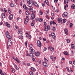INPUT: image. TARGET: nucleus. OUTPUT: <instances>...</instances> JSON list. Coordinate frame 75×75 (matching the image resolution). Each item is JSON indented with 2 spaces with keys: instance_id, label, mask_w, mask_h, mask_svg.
I'll list each match as a JSON object with an SVG mask.
<instances>
[{
  "instance_id": "obj_1",
  "label": "nucleus",
  "mask_w": 75,
  "mask_h": 75,
  "mask_svg": "<svg viewBox=\"0 0 75 75\" xmlns=\"http://www.w3.org/2000/svg\"><path fill=\"white\" fill-rule=\"evenodd\" d=\"M29 10L30 11L32 12V13L31 14V17L32 18H33V19H34L35 17V11L33 10V9H32V8H29Z\"/></svg>"
},
{
  "instance_id": "obj_2",
  "label": "nucleus",
  "mask_w": 75,
  "mask_h": 75,
  "mask_svg": "<svg viewBox=\"0 0 75 75\" xmlns=\"http://www.w3.org/2000/svg\"><path fill=\"white\" fill-rule=\"evenodd\" d=\"M11 41L10 39H8V43H7V48L8 49L9 47H10V46L11 45Z\"/></svg>"
},
{
  "instance_id": "obj_3",
  "label": "nucleus",
  "mask_w": 75,
  "mask_h": 75,
  "mask_svg": "<svg viewBox=\"0 0 75 75\" xmlns=\"http://www.w3.org/2000/svg\"><path fill=\"white\" fill-rule=\"evenodd\" d=\"M26 18H25V25L27 24L28 23V21H29L30 19L28 18V16H26Z\"/></svg>"
},
{
  "instance_id": "obj_4",
  "label": "nucleus",
  "mask_w": 75,
  "mask_h": 75,
  "mask_svg": "<svg viewBox=\"0 0 75 75\" xmlns=\"http://www.w3.org/2000/svg\"><path fill=\"white\" fill-rule=\"evenodd\" d=\"M37 45L38 47H41V46L42 45L41 42V41L40 40H38L37 41Z\"/></svg>"
},
{
  "instance_id": "obj_5",
  "label": "nucleus",
  "mask_w": 75,
  "mask_h": 75,
  "mask_svg": "<svg viewBox=\"0 0 75 75\" xmlns=\"http://www.w3.org/2000/svg\"><path fill=\"white\" fill-rule=\"evenodd\" d=\"M29 3V7L32 8L33 7H32V6H33V1H30Z\"/></svg>"
},
{
  "instance_id": "obj_6",
  "label": "nucleus",
  "mask_w": 75,
  "mask_h": 75,
  "mask_svg": "<svg viewBox=\"0 0 75 75\" xmlns=\"http://www.w3.org/2000/svg\"><path fill=\"white\" fill-rule=\"evenodd\" d=\"M68 15L67 12H64L63 14V16L64 17H67Z\"/></svg>"
},
{
  "instance_id": "obj_7",
  "label": "nucleus",
  "mask_w": 75,
  "mask_h": 75,
  "mask_svg": "<svg viewBox=\"0 0 75 75\" xmlns=\"http://www.w3.org/2000/svg\"><path fill=\"white\" fill-rule=\"evenodd\" d=\"M42 65H43V66L44 67H45V68H47L48 67V65L47 64V62H42Z\"/></svg>"
},
{
  "instance_id": "obj_8",
  "label": "nucleus",
  "mask_w": 75,
  "mask_h": 75,
  "mask_svg": "<svg viewBox=\"0 0 75 75\" xmlns=\"http://www.w3.org/2000/svg\"><path fill=\"white\" fill-rule=\"evenodd\" d=\"M51 35L53 39H55V38L56 37V36H55V34L54 33H51Z\"/></svg>"
},
{
  "instance_id": "obj_9",
  "label": "nucleus",
  "mask_w": 75,
  "mask_h": 75,
  "mask_svg": "<svg viewBox=\"0 0 75 75\" xmlns=\"http://www.w3.org/2000/svg\"><path fill=\"white\" fill-rule=\"evenodd\" d=\"M5 25L6 26H7V27H8V28L10 27V25L8 24V22H5Z\"/></svg>"
},
{
  "instance_id": "obj_10",
  "label": "nucleus",
  "mask_w": 75,
  "mask_h": 75,
  "mask_svg": "<svg viewBox=\"0 0 75 75\" xmlns=\"http://www.w3.org/2000/svg\"><path fill=\"white\" fill-rule=\"evenodd\" d=\"M62 18H59L57 19V21L59 23L60 22H62Z\"/></svg>"
},
{
  "instance_id": "obj_11",
  "label": "nucleus",
  "mask_w": 75,
  "mask_h": 75,
  "mask_svg": "<svg viewBox=\"0 0 75 75\" xmlns=\"http://www.w3.org/2000/svg\"><path fill=\"white\" fill-rule=\"evenodd\" d=\"M13 14H11L9 17V19L10 20H11L12 19H13Z\"/></svg>"
},
{
  "instance_id": "obj_12",
  "label": "nucleus",
  "mask_w": 75,
  "mask_h": 75,
  "mask_svg": "<svg viewBox=\"0 0 75 75\" xmlns=\"http://www.w3.org/2000/svg\"><path fill=\"white\" fill-rule=\"evenodd\" d=\"M30 52H32L33 54H34V53L35 52V50H33L32 48H30Z\"/></svg>"
},
{
  "instance_id": "obj_13",
  "label": "nucleus",
  "mask_w": 75,
  "mask_h": 75,
  "mask_svg": "<svg viewBox=\"0 0 75 75\" xmlns=\"http://www.w3.org/2000/svg\"><path fill=\"white\" fill-rule=\"evenodd\" d=\"M70 0H64V4H68V2H69Z\"/></svg>"
},
{
  "instance_id": "obj_14",
  "label": "nucleus",
  "mask_w": 75,
  "mask_h": 75,
  "mask_svg": "<svg viewBox=\"0 0 75 75\" xmlns=\"http://www.w3.org/2000/svg\"><path fill=\"white\" fill-rule=\"evenodd\" d=\"M33 5L35 6H37V7H38V6L37 5V2L35 1L33 2Z\"/></svg>"
},
{
  "instance_id": "obj_15",
  "label": "nucleus",
  "mask_w": 75,
  "mask_h": 75,
  "mask_svg": "<svg viewBox=\"0 0 75 75\" xmlns=\"http://www.w3.org/2000/svg\"><path fill=\"white\" fill-rule=\"evenodd\" d=\"M11 71L12 73H14L15 72V69L13 68H11Z\"/></svg>"
},
{
  "instance_id": "obj_16",
  "label": "nucleus",
  "mask_w": 75,
  "mask_h": 75,
  "mask_svg": "<svg viewBox=\"0 0 75 75\" xmlns=\"http://www.w3.org/2000/svg\"><path fill=\"white\" fill-rule=\"evenodd\" d=\"M30 34V32H26V35L27 37H28Z\"/></svg>"
},
{
  "instance_id": "obj_17",
  "label": "nucleus",
  "mask_w": 75,
  "mask_h": 75,
  "mask_svg": "<svg viewBox=\"0 0 75 75\" xmlns=\"http://www.w3.org/2000/svg\"><path fill=\"white\" fill-rule=\"evenodd\" d=\"M30 69L32 71L35 72V69L34 67H31Z\"/></svg>"
},
{
  "instance_id": "obj_18",
  "label": "nucleus",
  "mask_w": 75,
  "mask_h": 75,
  "mask_svg": "<svg viewBox=\"0 0 75 75\" xmlns=\"http://www.w3.org/2000/svg\"><path fill=\"white\" fill-rule=\"evenodd\" d=\"M45 31H48V28L47 27V26H45Z\"/></svg>"
},
{
  "instance_id": "obj_19",
  "label": "nucleus",
  "mask_w": 75,
  "mask_h": 75,
  "mask_svg": "<svg viewBox=\"0 0 75 75\" xmlns=\"http://www.w3.org/2000/svg\"><path fill=\"white\" fill-rule=\"evenodd\" d=\"M6 37L8 39H12V37H11V36L10 35H8L7 36H6Z\"/></svg>"
},
{
  "instance_id": "obj_20",
  "label": "nucleus",
  "mask_w": 75,
  "mask_h": 75,
  "mask_svg": "<svg viewBox=\"0 0 75 75\" xmlns=\"http://www.w3.org/2000/svg\"><path fill=\"white\" fill-rule=\"evenodd\" d=\"M35 54L36 56H38L40 55V52H37L35 53Z\"/></svg>"
},
{
  "instance_id": "obj_21",
  "label": "nucleus",
  "mask_w": 75,
  "mask_h": 75,
  "mask_svg": "<svg viewBox=\"0 0 75 75\" xmlns=\"http://www.w3.org/2000/svg\"><path fill=\"white\" fill-rule=\"evenodd\" d=\"M38 20L39 22H42V21H43V19L39 18H38Z\"/></svg>"
},
{
  "instance_id": "obj_22",
  "label": "nucleus",
  "mask_w": 75,
  "mask_h": 75,
  "mask_svg": "<svg viewBox=\"0 0 75 75\" xmlns=\"http://www.w3.org/2000/svg\"><path fill=\"white\" fill-rule=\"evenodd\" d=\"M30 56L32 57V58H33L34 57V54L32 53H30Z\"/></svg>"
},
{
  "instance_id": "obj_23",
  "label": "nucleus",
  "mask_w": 75,
  "mask_h": 75,
  "mask_svg": "<svg viewBox=\"0 0 75 75\" xmlns=\"http://www.w3.org/2000/svg\"><path fill=\"white\" fill-rule=\"evenodd\" d=\"M64 55H68V53L67 51H65L64 52Z\"/></svg>"
},
{
  "instance_id": "obj_24",
  "label": "nucleus",
  "mask_w": 75,
  "mask_h": 75,
  "mask_svg": "<svg viewBox=\"0 0 75 75\" xmlns=\"http://www.w3.org/2000/svg\"><path fill=\"white\" fill-rule=\"evenodd\" d=\"M16 61H17V63H20V60L18 58H16Z\"/></svg>"
},
{
  "instance_id": "obj_25",
  "label": "nucleus",
  "mask_w": 75,
  "mask_h": 75,
  "mask_svg": "<svg viewBox=\"0 0 75 75\" xmlns=\"http://www.w3.org/2000/svg\"><path fill=\"white\" fill-rule=\"evenodd\" d=\"M71 49H74V48H75V46L74 45V44H72L71 45Z\"/></svg>"
},
{
  "instance_id": "obj_26",
  "label": "nucleus",
  "mask_w": 75,
  "mask_h": 75,
  "mask_svg": "<svg viewBox=\"0 0 75 75\" xmlns=\"http://www.w3.org/2000/svg\"><path fill=\"white\" fill-rule=\"evenodd\" d=\"M1 16H2V18H4L6 17V16H5V15L4 13H2V14Z\"/></svg>"
},
{
  "instance_id": "obj_27",
  "label": "nucleus",
  "mask_w": 75,
  "mask_h": 75,
  "mask_svg": "<svg viewBox=\"0 0 75 75\" xmlns=\"http://www.w3.org/2000/svg\"><path fill=\"white\" fill-rule=\"evenodd\" d=\"M71 8H73V9L75 8V5H74V4L72 5L71 6Z\"/></svg>"
},
{
  "instance_id": "obj_28",
  "label": "nucleus",
  "mask_w": 75,
  "mask_h": 75,
  "mask_svg": "<svg viewBox=\"0 0 75 75\" xmlns=\"http://www.w3.org/2000/svg\"><path fill=\"white\" fill-rule=\"evenodd\" d=\"M11 7H14V4L12 3L11 4Z\"/></svg>"
},
{
  "instance_id": "obj_29",
  "label": "nucleus",
  "mask_w": 75,
  "mask_h": 75,
  "mask_svg": "<svg viewBox=\"0 0 75 75\" xmlns=\"http://www.w3.org/2000/svg\"><path fill=\"white\" fill-rule=\"evenodd\" d=\"M25 13L26 15H27L28 16H29V15H30V13L28 11H26L25 12Z\"/></svg>"
},
{
  "instance_id": "obj_30",
  "label": "nucleus",
  "mask_w": 75,
  "mask_h": 75,
  "mask_svg": "<svg viewBox=\"0 0 75 75\" xmlns=\"http://www.w3.org/2000/svg\"><path fill=\"white\" fill-rule=\"evenodd\" d=\"M63 21L64 23H66V22L67 21V20H66V19H63Z\"/></svg>"
},
{
  "instance_id": "obj_31",
  "label": "nucleus",
  "mask_w": 75,
  "mask_h": 75,
  "mask_svg": "<svg viewBox=\"0 0 75 75\" xmlns=\"http://www.w3.org/2000/svg\"><path fill=\"white\" fill-rule=\"evenodd\" d=\"M9 35V34H8V31H7L6 33V36H8V35Z\"/></svg>"
},
{
  "instance_id": "obj_32",
  "label": "nucleus",
  "mask_w": 75,
  "mask_h": 75,
  "mask_svg": "<svg viewBox=\"0 0 75 75\" xmlns=\"http://www.w3.org/2000/svg\"><path fill=\"white\" fill-rule=\"evenodd\" d=\"M29 74L30 75H33L34 74V73H33V72L30 71L29 72Z\"/></svg>"
},
{
  "instance_id": "obj_33",
  "label": "nucleus",
  "mask_w": 75,
  "mask_h": 75,
  "mask_svg": "<svg viewBox=\"0 0 75 75\" xmlns=\"http://www.w3.org/2000/svg\"><path fill=\"white\" fill-rule=\"evenodd\" d=\"M66 41H67V43H69L70 42V40L69 39H66Z\"/></svg>"
},
{
  "instance_id": "obj_34",
  "label": "nucleus",
  "mask_w": 75,
  "mask_h": 75,
  "mask_svg": "<svg viewBox=\"0 0 75 75\" xmlns=\"http://www.w3.org/2000/svg\"><path fill=\"white\" fill-rule=\"evenodd\" d=\"M51 49L52 50H51V49H50V51H53V52H54V48L53 47H52L51 48Z\"/></svg>"
},
{
  "instance_id": "obj_35",
  "label": "nucleus",
  "mask_w": 75,
  "mask_h": 75,
  "mask_svg": "<svg viewBox=\"0 0 75 75\" xmlns=\"http://www.w3.org/2000/svg\"><path fill=\"white\" fill-rule=\"evenodd\" d=\"M67 70L68 72H70V70H69V68L68 67H67Z\"/></svg>"
},
{
  "instance_id": "obj_36",
  "label": "nucleus",
  "mask_w": 75,
  "mask_h": 75,
  "mask_svg": "<svg viewBox=\"0 0 75 75\" xmlns=\"http://www.w3.org/2000/svg\"><path fill=\"white\" fill-rule=\"evenodd\" d=\"M8 10L9 14H11V11H10V8H9L8 9Z\"/></svg>"
},
{
  "instance_id": "obj_37",
  "label": "nucleus",
  "mask_w": 75,
  "mask_h": 75,
  "mask_svg": "<svg viewBox=\"0 0 75 75\" xmlns=\"http://www.w3.org/2000/svg\"><path fill=\"white\" fill-rule=\"evenodd\" d=\"M52 28L53 31H55V27H53Z\"/></svg>"
},
{
  "instance_id": "obj_38",
  "label": "nucleus",
  "mask_w": 75,
  "mask_h": 75,
  "mask_svg": "<svg viewBox=\"0 0 75 75\" xmlns=\"http://www.w3.org/2000/svg\"><path fill=\"white\" fill-rule=\"evenodd\" d=\"M73 25L72 24V23H70V26H69L70 28H72V26Z\"/></svg>"
},
{
  "instance_id": "obj_39",
  "label": "nucleus",
  "mask_w": 75,
  "mask_h": 75,
  "mask_svg": "<svg viewBox=\"0 0 75 75\" xmlns=\"http://www.w3.org/2000/svg\"><path fill=\"white\" fill-rule=\"evenodd\" d=\"M40 13L41 15H42V14H43V13H42V12L41 10L40 11Z\"/></svg>"
},
{
  "instance_id": "obj_40",
  "label": "nucleus",
  "mask_w": 75,
  "mask_h": 75,
  "mask_svg": "<svg viewBox=\"0 0 75 75\" xmlns=\"http://www.w3.org/2000/svg\"><path fill=\"white\" fill-rule=\"evenodd\" d=\"M2 73H3V71H2V70L0 69V74H1L2 75Z\"/></svg>"
},
{
  "instance_id": "obj_41",
  "label": "nucleus",
  "mask_w": 75,
  "mask_h": 75,
  "mask_svg": "<svg viewBox=\"0 0 75 75\" xmlns=\"http://www.w3.org/2000/svg\"><path fill=\"white\" fill-rule=\"evenodd\" d=\"M23 8H25L26 7V5L25 4H24L23 6Z\"/></svg>"
},
{
  "instance_id": "obj_42",
  "label": "nucleus",
  "mask_w": 75,
  "mask_h": 75,
  "mask_svg": "<svg viewBox=\"0 0 75 75\" xmlns=\"http://www.w3.org/2000/svg\"><path fill=\"white\" fill-rule=\"evenodd\" d=\"M13 65L14 66V67L15 68H16V67H17V65H16V64L13 63Z\"/></svg>"
},
{
  "instance_id": "obj_43",
  "label": "nucleus",
  "mask_w": 75,
  "mask_h": 75,
  "mask_svg": "<svg viewBox=\"0 0 75 75\" xmlns=\"http://www.w3.org/2000/svg\"><path fill=\"white\" fill-rule=\"evenodd\" d=\"M26 65L27 66H30V63H27Z\"/></svg>"
},
{
  "instance_id": "obj_44",
  "label": "nucleus",
  "mask_w": 75,
  "mask_h": 75,
  "mask_svg": "<svg viewBox=\"0 0 75 75\" xmlns=\"http://www.w3.org/2000/svg\"><path fill=\"white\" fill-rule=\"evenodd\" d=\"M18 26L15 25V30H17V29H18Z\"/></svg>"
},
{
  "instance_id": "obj_45",
  "label": "nucleus",
  "mask_w": 75,
  "mask_h": 75,
  "mask_svg": "<svg viewBox=\"0 0 75 75\" xmlns=\"http://www.w3.org/2000/svg\"><path fill=\"white\" fill-rule=\"evenodd\" d=\"M51 49V46H49V47L48 48V50H50Z\"/></svg>"
},
{
  "instance_id": "obj_46",
  "label": "nucleus",
  "mask_w": 75,
  "mask_h": 75,
  "mask_svg": "<svg viewBox=\"0 0 75 75\" xmlns=\"http://www.w3.org/2000/svg\"><path fill=\"white\" fill-rule=\"evenodd\" d=\"M25 46L27 47V41H25Z\"/></svg>"
},
{
  "instance_id": "obj_47",
  "label": "nucleus",
  "mask_w": 75,
  "mask_h": 75,
  "mask_svg": "<svg viewBox=\"0 0 75 75\" xmlns=\"http://www.w3.org/2000/svg\"><path fill=\"white\" fill-rule=\"evenodd\" d=\"M28 37H29V39H31V37H32L31 35H29Z\"/></svg>"
},
{
  "instance_id": "obj_48",
  "label": "nucleus",
  "mask_w": 75,
  "mask_h": 75,
  "mask_svg": "<svg viewBox=\"0 0 75 75\" xmlns=\"http://www.w3.org/2000/svg\"><path fill=\"white\" fill-rule=\"evenodd\" d=\"M15 68L16 69V70H18V69H19L18 67H17V66L16 67H15Z\"/></svg>"
},
{
  "instance_id": "obj_49",
  "label": "nucleus",
  "mask_w": 75,
  "mask_h": 75,
  "mask_svg": "<svg viewBox=\"0 0 75 75\" xmlns=\"http://www.w3.org/2000/svg\"><path fill=\"white\" fill-rule=\"evenodd\" d=\"M4 12H5V13H6V12L7 11V10H6V9L5 8H4Z\"/></svg>"
},
{
  "instance_id": "obj_50",
  "label": "nucleus",
  "mask_w": 75,
  "mask_h": 75,
  "mask_svg": "<svg viewBox=\"0 0 75 75\" xmlns=\"http://www.w3.org/2000/svg\"><path fill=\"white\" fill-rule=\"evenodd\" d=\"M64 31L65 32H68V30H67V29L65 28L64 29Z\"/></svg>"
},
{
  "instance_id": "obj_51",
  "label": "nucleus",
  "mask_w": 75,
  "mask_h": 75,
  "mask_svg": "<svg viewBox=\"0 0 75 75\" xmlns=\"http://www.w3.org/2000/svg\"><path fill=\"white\" fill-rule=\"evenodd\" d=\"M19 13L20 14L21 13V9H19Z\"/></svg>"
},
{
  "instance_id": "obj_52",
  "label": "nucleus",
  "mask_w": 75,
  "mask_h": 75,
  "mask_svg": "<svg viewBox=\"0 0 75 75\" xmlns=\"http://www.w3.org/2000/svg\"><path fill=\"white\" fill-rule=\"evenodd\" d=\"M31 25L32 26V27H33V26H34V24H33V23H31Z\"/></svg>"
},
{
  "instance_id": "obj_53",
  "label": "nucleus",
  "mask_w": 75,
  "mask_h": 75,
  "mask_svg": "<svg viewBox=\"0 0 75 75\" xmlns=\"http://www.w3.org/2000/svg\"><path fill=\"white\" fill-rule=\"evenodd\" d=\"M57 1H58V0H54V1L55 3H57Z\"/></svg>"
},
{
  "instance_id": "obj_54",
  "label": "nucleus",
  "mask_w": 75,
  "mask_h": 75,
  "mask_svg": "<svg viewBox=\"0 0 75 75\" xmlns=\"http://www.w3.org/2000/svg\"><path fill=\"white\" fill-rule=\"evenodd\" d=\"M45 61H46V62H48V60H47V59L46 58H45Z\"/></svg>"
},
{
  "instance_id": "obj_55",
  "label": "nucleus",
  "mask_w": 75,
  "mask_h": 75,
  "mask_svg": "<svg viewBox=\"0 0 75 75\" xmlns=\"http://www.w3.org/2000/svg\"><path fill=\"white\" fill-rule=\"evenodd\" d=\"M30 48H32V47H33V45H32V44L30 45Z\"/></svg>"
},
{
  "instance_id": "obj_56",
  "label": "nucleus",
  "mask_w": 75,
  "mask_h": 75,
  "mask_svg": "<svg viewBox=\"0 0 75 75\" xmlns=\"http://www.w3.org/2000/svg\"><path fill=\"white\" fill-rule=\"evenodd\" d=\"M30 1H30V0H27V1L28 3H30Z\"/></svg>"
},
{
  "instance_id": "obj_57",
  "label": "nucleus",
  "mask_w": 75,
  "mask_h": 75,
  "mask_svg": "<svg viewBox=\"0 0 75 75\" xmlns=\"http://www.w3.org/2000/svg\"><path fill=\"white\" fill-rule=\"evenodd\" d=\"M47 48L46 47L44 48V50L45 51H46V50H47Z\"/></svg>"
},
{
  "instance_id": "obj_58",
  "label": "nucleus",
  "mask_w": 75,
  "mask_h": 75,
  "mask_svg": "<svg viewBox=\"0 0 75 75\" xmlns=\"http://www.w3.org/2000/svg\"><path fill=\"white\" fill-rule=\"evenodd\" d=\"M19 33H20V34H22V31H18Z\"/></svg>"
},
{
  "instance_id": "obj_59",
  "label": "nucleus",
  "mask_w": 75,
  "mask_h": 75,
  "mask_svg": "<svg viewBox=\"0 0 75 75\" xmlns=\"http://www.w3.org/2000/svg\"><path fill=\"white\" fill-rule=\"evenodd\" d=\"M52 24H53V22L51 21L50 23V25H52Z\"/></svg>"
},
{
  "instance_id": "obj_60",
  "label": "nucleus",
  "mask_w": 75,
  "mask_h": 75,
  "mask_svg": "<svg viewBox=\"0 0 75 75\" xmlns=\"http://www.w3.org/2000/svg\"><path fill=\"white\" fill-rule=\"evenodd\" d=\"M50 58L51 59H52L54 58V57H53V56H51L50 57Z\"/></svg>"
},
{
  "instance_id": "obj_61",
  "label": "nucleus",
  "mask_w": 75,
  "mask_h": 75,
  "mask_svg": "<svg viewBox=\"0 0 75 75\" xmlns=\"http://www.w3.org/2000/svg\"><path fill=\"white\" fill-rule=\"evenodd\" d=\"M25 10H26L27 11L28 10V7H26L25 8Z\"/></svg>"
},
{
  "instance_id": "obj_62",
  "label": "nucleus",
  "mask_w": 75,
  "mask_h": 75,
  "mask_svg": "<svg viewBox=\"0 0 75 75\" xmlns=\"http://www.w3.org/2000/svg\"><path fill=\"white\" fill-rule=\"evenodd\" d=\"M38 19L37 18H36L35 19V20L36 21H38Z\"/></svg>"
},
{
  "instance_id": "obj_63",
  "label": "nucleus",
  "mask_w": 75,
  "mask_h": 75,
  "mask_svg": "<svg viewBox=\"0 0 75 75\" xmlns=\"http://www.w3.org/2000/svg\"><path fill=\"white\" fill-rule=\"evenodd\" d=\"M73 64L75 65V60L73 61Z\"/></svg>"
},
{
  "instance_id": "obj_64",
  "label": "nucleus",
  "mask_w": 75,
  "mask_h": 75,
  "mask_svg": "<svg viewBox=\"0 0 75 75\" xmlns=\"http://www.w3.org/2000/svg\"><path fill=\"white\" fill-rule=\"evenodd\" d=\"M2 75H6V73H2Z\"/></svg>"
}]
</instances>
